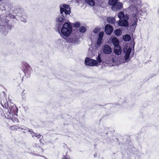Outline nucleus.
<instances>
[{
  "label": "nucleus",
  "mask_w": 159,
  "mask_h": 159,
  "mask_svg": "<svg viewBox=\"0 0 159 159\" xmlns=\"http://www.w3.org/2000/svg\"><path fill=\"white\" fill-rule=\"evenodd\" d=\"M80 26V23L79 22H76L73 24V26L75 28H78Z\"/></svg>",
  "instance_id": "obj_30"
},
{
  "label": "nucleus",
  "mask_w": 159,
  "mask_h": 159,
  "mask_svg": "<svg viewBox=\"0 0 159 159\" xmlns=\"http://www.w3.org/2000/svg\"><path fill=\"white\" fill-rule=\"evenodd\" d=\"M102 39H98L97 44L98 45H100L102 43Z\"/></svg>",
  "instance_id": "obj_33"
},
{
  "label": "nucleus",
  "mask_w": 159,
  "mask_h": 159,
  "mask_svg": "<svg viewBox=\"0 0 159 159\" xmlns=\"http://www.w3.org/2000/svg\"><path fill=\"white\" fill-rule=\"evenodd\" d=\"M64 40L67 43H76L77 42L76 39L75 38H69V37L65 38Z\"/></svg>",
  "instance_id": "obj_16"
},
{
  "label": "nucleus",
  "mask_w": 159,
  "mask_h": 159,
  "mask_svg": "<svg viewBox=\"0 0 159 159\" xmlns=\"http://www.w3.org/2000/svg\"><path fill=\"white\" fill-rule=\"evenodd\" d=\"M16 14L17 15V16H19V12H18V13H16Z\"/></svg>",
  "instance_id": "obj_39"
},
{
  "label": "nucleus",
  "mask_w": 159,
  "mask_h": 159,
  "mask_svg": "<svg viewBox=\"0 0 159 159\" xmlns=\"http://www.w3.org/2000/svg\"><path fill=\"white\" fill-rule=\"evenodd\" d=\"M11 129L13 130H17L19 129H20L22 130H24L23 132L24 133H25L27 132L28 130V128L23 126L19 127V126L14 125L11 126Z\"/></svg>",
  "instance_id": "obj_10"
},
{
  "label": "nucleus",
  "mask_w": 159,
  "mask_h": 159,
  "mask_svg": "<svg viewBox=\"0 0 159 159\" xmlns=\"http://www.w3.org/2000/svg\"><path fill=\"white\" fill-rule=\"evenodd\" d=\"M102 51V52L106 54H109L112 52V49L108 44H105L103 46Z\"/></svg>",
  "instance_id": "obj_6"
},
{
  "label": "nucleus",
  "mask_w": 159,
  "mask_h": 159,
  "mask_svg": "<svg viewBox=\"0 0 159 159\" xmlns=\"http://www.w3.org/2000/svg\"><path fill=\"white\" fill-rule=\"evenodd\" d=\"M6 8L2 5H0V11H2L3 13H5L6 12Z\"/></svg>",
  "instance_id": "obj_26"
},
{
  "label": "nucleus",
  "mask_w": 159,
  "mask_h": 159,
  "mask_svg": "<svg viewBox=\"0 0 159 159\" xmlns=\"http://www.w3.org/2000/svg\"><path fill=\"white\" fill-rule=\"evenodd\" d=\"M104 34V32L102 31H101L100 32L99 34V36L98 37V39H102V38L103 37Z\"/></svg>",
  "instance_id": "obj_32"
},
{
  "label": "nucleus",
  "mask_w": 159,
  "mask_h": 159,
  "mask_svg": "<svg viewBox=\"0 0 159 159\" xmlns=\"http://www.w3.org/2000/svg\"><path fill=\"white\" fill-rule=\"evenodd\" d=\"M22 68L23 70L25 75L26 74H29L31 71L32 69L30 66L26 63H23Z\"/></svg>",
  "instance_id": "obj_8"
},
{
  "label": "nucleus",
  "mask_w": 159,
  "mask_h": 159,
  "mask_svg": "<svg viewBox=\"0 0 159 159\" xmlns=\"http://www.w3.org/2000/svg\"><path fill=\"white\" fill-rule=\"evenodd\" d=\"M134 16L135 17V18H134V21L132 24V26H133V27H136V25H137V14H136L135 15H134Z\"/></svg>",
  "instance_id": "obj_21"
},
{
  "label": "nucleus",
  "mask_w": 159,
  "mask_h": 159,
  "mask_svg": "<svg viewBox=\"0 0 159 159\" xmlns=\"http://www.w3.org/2000/svg\"><path fill=\"white\" fill-rule=\"evenodd\" d=\"M60 12L61 14L64 13L65 15H70V6L67 4H63L60 7Z\"/></svg>",
  "instance_id": "obj_5"
},
{
  "label": "nucleus",
  "mask_w": 159,
  "mask_h": 159,
  "mask_svg": "<svg viewBox=\"0 0 159 159\" xmlns=\"http://www.w3.org/2000/svg\"><path fill=\"white\" fill-rule=\"evenodd\" d=\"M123 39L124 41H128L130 39L131 37L129 35L127 34L123 36Z\"/></svg>",
  "instance_id": "obj_23"
},
{
  "label": "nucleus",
  "mask_w": 159,
  "mask_h": 159,
  "mask_svg": "<svg viewBox=\"0 0 159 159\" xmlns=\"http://www.w3.org/2000/svg\"><path fill=\"white\" fill-rule=\"evenodd\" d=\"M118 16L120 19V20L124 19H125V18H126V19H128L127 17L125 16L124 12L122 11L119 13L118 15Z\"/></svg>",
  "instance_id": "obj_18"
},
{
  "label": "nucleus",
  "mask_w": 159,
  "mask_h": 159,
  "mask_svg": "<svg viewBox=\"0 0 159 159\" xmlns=\"http://www.w3.org/2000/svg\"><path fill=\"white\" fill-rule=\"evenodd\" d=\"M2 16V15L0 14V32L2 33L3 34H5V33L8 30L11 29V26L8 24V20L5 19V17H1V16ZM4 16L5 17V16Z\"/></svg>",
  "instance_id": "obj_3"
},
{
  "label": "nucleus",
  "mask_w": 159,
  "mask_h": 159,
  "mask_svg": "<svg viewBox=\"0 0 159 159\" xmlns=\"http://www.w3.org/2000/svg\"><path fill=\"white\" fill-rule=\"evenodd\" d=\"M85 63L87 66H93L98 65V62L96 60L91 59L89 57H87L85 60Z\"/></svg>",
  "instance_id": "obj_7"
},
{
  "label": "nucleus",
  "mask_w": 159,
  "mask_h": 159,
  "mask_svg": "<svg viewBox=\"0 0 159 159\" xmlns=\"http://www.w3.org/2000/svg\"><path fill=\"white\" fill-rule=\"evenodd\" d=\"M97 61L98 63H100L102 61V59L101 58V56L99 54H98V56L96 57Z\"/></svg>",
  "instance_id": "obj_27"
},
{
  "label": "nucleus",
  "mask_w": 159,
  "mask_h": 159,
  "mask_svg": "<svg viewBox=\"0 0 159 159\" xmlns=\"http://www.w3.org/2000/svg\"><path fill=\"white\" fill-rule=\"evenodd\" d=\"M67 15H65L64 13L60 14L57 16L56 18L57 26L58 30L60 29L63 25L66 22V17Z\"/></svg>",
  "instance_id": "obj_4"
},
{
  "label": "nucleus",
  "mask_w": 159,
  "mask_h": 159,
  "mask_svg": "<svg viewBox=\"0 0 159 159\" xmlns=\"http://www.w3.org/2000/svg\"><path fill=\"white\" fill-rule=\"evenodd\" d=\"M99 31V29L98 28H95L93 30V32L95 34H97Z\"/></svg>",
  "instance_id": "obj_37"
},
{
  "label": "nucleus",
  "mask_w": 159,
  "mask_h": 159,
  "mask_svg": "<svg viewBox=\"0 0 159 159\" xmlns=\"http://www.w3.org/2000/svg\"><path fill=\"white\" fill-rule=\"evenodd\" d=\"M20 20L24 22H26V21L27 17L26 16H21L20 17Z\"/></svg>",
  "instance_id": "obj_29"
},
{
  "label": "nucleus",
  "mask_w": 159,
  "mask_h": 159,
  "mask_svg": "<svg viewBox=\"0 0 159 159\" xmlns=\"http://www.w3.org/2000/svg\"><path fill=\"white\" fill-rule=\"evenodd\" d=\"M26 94V92L25 91V90H24L21 94L22 98L23 99H24L25 98Z\"/></svg>",
  "instance_id": "obj_31"
},
{
  "label": "nucleus",
  "mask_w": 159,
  "mask_h": 159,
  "mask_svg": "<svg viewBox=\"0 0 159 159\" xmlns=\"http://www.w3.org/2000/svg\"><path fill=\"white\" fill-rule=\"evenodd\" d=\"M122 51L120 45L114 47V52L116 55H120Z\"/></svg>",
  "instance_id": "obj_15"
},
{
  "label": "nucleus",
  "mask_w": 159,
  "mask_h": 159,
  "mask_svg": "<svg viewBox=\"0 0 159 159\" xmlns=\"http://www.w3.org/2000/svg\"><path fill=\"white\" fill-rule=\"evenodd\" d=\"M87 30L86 28L84 26H81L80 28L79 31L82 33L85 32Z\"/></svg>",
  "instance_id": "obj_25"
},
{
  "label": "nucleus",
  "mask_w": 159,
  "mask_h": 159,
  "mask_svg": "<svg viewBox=\"0 0 159 159\" xmlns=\"http://www.w3.org/2000/svg\"><path fill=\"white\" fill-rule=\"evenodd\" d=\"M112 43L114 45V47L119 46V41L116 38H113L112 39Z\"/></svg>",
  "instance_id": "obj_17"
},
{
  "label": "nucleus",
  "mask_w": 159,
  "mask_h": 159,
  "mask_svg": "<svg viewBox=\"0 0 159 159\" xmlns=\"http://www.w3.org/2000/svg\"><path fill=\"white\" fill-rule=\"evenodd\" d=\"M28 131L30 133L32 137L34 139H35L36 138L38 139H39V141L41 142V140L43 138V136L41 135L40 134H36L34 132H33L32 129H29V128L28 130Z\"/></svg>",
  "instance_id": "obj_11"
},
{
  "label": "nucleus",
  "mask_w": 159,
  "mask_h": 159,
  "mask_svg": "<svg viewBox=\"0 0 159 159\" xmlns=\"http://www.w3.org/2000/svg\"><path fill=\"white\" fill-rule=\"evenodd\" d=\"M85 2L91 6H93L95 4V2L93 0H85Z\"/></svg>",
  "instance_id": "obj_20"
},
{
  "label": "nucleus",
  "mask_w": 159,
  "mask_h": 159,
  "mask_svg": "<svg viewBox=\"0 0 159 159\" xmlns=\"http://www.w3.org/2000/svg\"><path fill=\"white\" fill-rule=\"evenodd\" d=\"M19 11L20 12H21V10H19Z\"/></svg>",
  "instance_id": "obj_40"
},
{
  "label": "nucleus",
  "mask_w": 159,
  "mask_h": 159,
  "mask_svg": "<svg viewBox=\"0 0 159 159\" xmlns=\"http://www.w3.org/2000/svg\"><path fill=\"white\" fill-rule=\"evenodd\" d=\"M139 3H140V1L139 0Z\"/></svg>",
  "instance_id": "obj_41"
},
{
  "label": "nucleus",
  "mask_w": 159,
  "mask_h": 159,
  "mask_svg": "<svg viewBox=\"0 0 159 159\" xmlns=\"http://www.w3.org/2000/svg\"><path fill=\"white\" fill-rule=\"evenodd\" d=\"M35 145V147H36L37 148H39V153H42L43 152V149L41 148L38 144H36Z\"/></svg>",
  "instance_id": "obj_28"
},
{
  "label": "nucleus",
  "mask_w": 159,
  "mask_h": 159,
  "mask_svg": "<svg viewBox=\"0 0 159 159\" xmlns=\"http://www.w3.org/2000/svg\"><path fill=\"white\" fill-rule=\"evenodd\" d=\"M115 33L117 36H120L121 34V31L120 29H117L115 31Z\"/></svg>",
  "instance_id": "obj_24"
},
{
  "label": "nucleus",
  "mask_w": 159,
  "mask_h": 159,
  "mask_svg": "<svg viewBox=\"0 0 159 159\" xmlns=\"http://www.w3.org/2000/svg\"><path fill=\"white\" fill-rule=\"evenodd\" d=\"M113 31V28L110 25H107L105 27V31L107 34H110Z\"/></svg>",
  "instance_id": "obj_14"
},
{
  "label": "nucleus",
  "mask_w": 159,
  "mask_h": 159,
  "mask_svg": "<svg viewBox=\"0 0 159 159\" xmlns=\"http://www.w3.org/2000/svg\"><path fill=\"white\" fill-rule=\"evenodd\" d=\"M127 19L126 18L124 19L120 20L117 21L118 25L120 26L127 27L128 24L127 21Z\"/></svg>",
  "instance_id": "obj_13"
},
{
  "label": "nucleus",
  "mask_w": 159,
  "mask_h": 159,
  "mask_svg": "<svg viewBox=\"0 0 159 159\" xmlns=\"http://www.w3.org/2000/svg\"><path fill=\"white\" fill-rule=\"evenodd\" d=\"M69 158V156L67 155H63L62 156V159H68Z\"/></svg>",
  "instance_id": "obj_35"
},
{
  "label": "nucleus",
  "mask_w": 159,
  "mask_h": 159,
  "mask_svg": "<svg viewBox=\"0 0 159 159\" xmlns=\"http://www.w3.org/2000/svg\"><path fill=\"white\" fill-rule=\"evenodd\" d=\"M131 49L130 48H129L125 52V55L124 56V60L123 61H121L123 63L128 62L129 60V56L131 52Z\"/></svg>",
  "instance_id": "obj_9"
},
{
  "label": "nucleus",
  "mask_w": 159,
  "mask_h": 159,
  "mask_svg": "<svg viewBox=\"0 0 159 159\" xmlns=\"http://www.w3.org/2000/svg\"><path fill=\"white\" fill-rule=\"evenodd\" d=\"M122 3L121 2H118L116 4L111 6V9L114 11H116L122 8Z\"/></svg>",
  "instance_id": "obj_12"
},
{
  "label": "nucleus",
  "mask_w": 159,
  "mask_h": 159,
  "mask_svg": "<svg viewBox=\"0 0 159 159\" xmlns=\"http://www.w3.org/2000/svg\"><path fill=\"white\" fill-rule=\"evenodd\" d=\"M15 16L14 15H12L11 14H9L8 16V18L9 17L10 18H15Z\"/></svg>",
  "instance_id": "obj_36"
},
{
  "label": "nucleus",
  "mask_w": 159,
  "mask_h": 159,
  "mask_svg": "<svg viewBox=\"0 0 159 159\" xmlns=\"http://www.w3.org/2000/svg\"><path fill=\"white\" fill-rule=\"evenodd\" d=\"M1 104L4 108L3 112L5 118L11 120L13 122H18V108L14 104L7 101L4 91H3L1 94Z\"/></svg>",
  "instance_id": "obj_1"
},
{
  "label": "nucleus",
  "mask_w": 159,
  "mask_h": 159,
  "mask_svg": "<svg viewBox=\"0 0 159 159\" xmlns=\"http://www.w3.org/2000/svg\"><path fill=\"white\" fill-rule=\"evenodd\" d=\"M94 157H96L97 156V154H95L94 155Z\"/></svg>",
  "instance_id": "obj_38"
},
{
  "label": "nucleus",
  "mask_w": 159,
  "mask_h": 159,
  "mask_svg": "<svg viewBox=\"0 0 159 159\" xmlns=\"http://www.w3.org/2000/svg\"><path fill=\"white\" fill-rule=\"evenodd\" d=\"M5 13H6V12L4 13L5 14ZM4 13H3L2 12H2L0 13V14H1L2 15V16H1V17H2V16H3V18H4L5 17L4 16H5V19H7V20H9L8 19H7V18H8V16H7L6 15H6V14H5V15H4L3 14Z\"/></svg>",
  "instance_id": "obj_34"
},
{
  "label": "nucleus",
  "mask_w": 159,
  "mask_h": 159,
  "mask_svg": "<svg viewBox=\"0 0 159 159\" xmlns=\"http://www.w3.org/2000/svg\"><path fill=\"white\" fill-rule=\"evenodd\" d=\"M60 30L61 36L64 39L69 37L72 31V27L70 23L69 22L64 23L59 31Z\"/></svg>",
  "instance_id": "obj_2"
},
{
  "label": "nucleus",
  "mask_w": 159,
  "mask_h": 159,
  "mask_svg": "<svg viewBox=\"0 0 159 159\" xmlns=\"http://www.w3.org/2000/svg\"><path fill=\"white\" fill-rule=\"evenodd\" d=\"M107 21L109 23L114 24L116 21L115 20L114 17H109L107 18Z\"/></svg>",
  "instance_id": "obj_19"
},
{
  "label": "nucleus",
  "mask_w": 159,
  "mask_h": 159,
  "mask_svg": "<svg viewBox=\"0 0 159 159\" xmlns=\"http://www.w3.org/2000/svg\"><path fill=\"white\" fill-rule=\"evenodd\" d=\"M118 0H109L108 3L110 5L113 6L118 2Z\"/></svg>",
  "instance_id": "obj_22"
}]
</instances>
